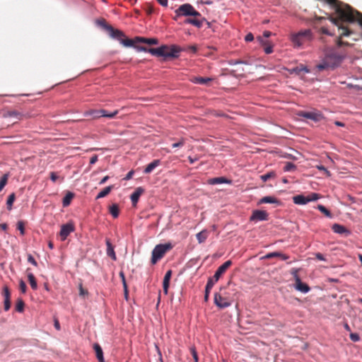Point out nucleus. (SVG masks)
Segmentation results:
<instances>
[{"label": "nucleus", "mask_w": 362, "mask_h": 362, "mask_svg": "<svg viewBox=\"0 0 362 362\" xmlns=\"http://www.w3.org/2000/svg\"><path fill=\"white\" fill-rule=\"evenodd\" d=\"M9 176H10L9 173H5L0 178V192L4 189V187L7 184Z\"/></svg>", "instance_id": "e433bc0d"}, {"label": "nucleus", "mask_w": 362, "mask_h": 362, "mask_svg": "<svg viewBox=\"0 0 362 362\" xmlns=\"http://www.w3.org/2000/svg\"><path fill=\"white\" fill-rule=\"evenodd\" d=\"M105 243H106V246H107L106 252H107V256L110 257L112 259L116 260V259H117L116 254L115 252L114 247H113L112 243H110V240L107 239L105 241Z\"/></svg>", "instance_id": "aec40b11"}, {"label": "nucleus", "mask_w": 362, "mask_h": 362, "mask_svg": "<svg viewBox=\"0 0 362 362\" xmlns=\"http://www.w3.org/2000/svg\"><path fill=\"white\" fill-rule=\"evenodd\" d=\"M101 110H92L87 111L84 113L85 116H91L93 118H100L102 117Z\"/></svg>", "instance_id": "c756f323"}, {"label": "nucleus", "mask_w": 362, "mask_h": 362, "mask_svg": "<svg viewBox=\"0 0 362 362\" xmlns=\"http://www.w3.org/2000/svg\"><path fill=\"white\" fill-rule=\"evenodd\" d=\"M254 40V36L252 33H247L245 37V40L246 42H252Z\"/></svg>", "instance_id": "052dcab7"}, {"label": "nucleus", "mask_w": 362, "mask_h": 362, "mask_svg": "<svg viewBox=\"0 0 362 362\" xmlns=\"http://www.w3.org/2000/svg\"><path fill=\"white\" fill-rule=\"evenodd\" d=\"M264 51L267 54L272 53L273 52V46L269 45L265 47Z\"/></svg>", "instance_id": "e2e57ef3"}, {"label": "nucleus", "mask_w": 362, "mask_h": 362, "mask_svg": "<svg viewBox=\"0 0 362 362\" xmlns=\"http://www.w3.org/2000/svg\"><path fill=\"white\" fill-rule=\"evenodd\" d=\"M95 23H96L98 26H100V27L103 28L104 30H105L107 32H108V31H109V28H111V27H112V25H108V24L106 23L105 20V19H103V18L97 19V20L95 21Z\"/></svg>", "instance_id": "473e14b6"}, {"label": "nucleus", "mask_w": 362, "mask_h": 362, "mask_svg": "<svg viewBox=\"0 0 362 362\" xmlns=\"http://www.w3.org/2000/svg\"><path fill=\"white\" fill-rule=\"evenodd\" d=\"M298 272H299V269H296V268H293L291 271V274L293 276L296 282H297V279H300L298 274Z\"/></svg>", "instance_id": "603ef678"}, {"label": "nucleus", "mask_w": 362, "mask_h": 362, "mask_svg": "<svg viewBox=\"0 0 362 362\" xmlns=\"http://www.w3.org/2000/svg\"><path fill=\"white\" fill-rule=\"evenodd\" d=\"M88 292L86 290L83 289L82 284H80L79 285V295L85 296V295H88Z\"/></svg>", "instance_id": "0e129e2a"}, {"label": "nucleus", "mask_w": 362, "mask_h": 362, "mask_svg": "<svg viewBox=\"0 0 362 362\" xmlns=\"http://www.w3.org/2000/svg\"><path fill=\"white\" fill-rule=\"evenodd\" d=\"M19 287L20 290L23 293H25L27 291V286L25 281L23 279H21L19 281Z\"/></svg>", "instance_id": "3c124183"}, {"label": "nucleus", "mask_w": 362, "mask_h": 362, "mask_svg": "<svg viewBox=\"0 0 362 362\" xmlns=\"http://www.w3.org/2000/svg\"><path fill=\"white\" fill-rule=\"evenodd\" d=\"M209 232L207 230L204 229L196 235L197 240L199 244L203 243L207 239Z\"/></svg>", "instance_id": "bb28decb"}, {"label": "nucleus", "mask_w": 362, "mask_h": 362, "mask_svg": "<svg viewBox=\"0 0 362 362\" xmlns=\"http://www.w3.org/2000/svg\"><path fill=\"white\" fill-rule=\"evenodd\" d=\"M190 351L192 355L194 362H198V354L194 346L190 347Z\"/></svg>", "instance_id": "8fccbe9b"}, {"label": "nucleus", "mask_w": 362, "mask_h": 362, "mask_svg": "<svg viewBox=\"0 0 362 362\" xmlns=\"http://www.w3.org/2000/svg\"><path fill=\"white\" fill-rule=\"evenodd\" d=\"M317 209L320 211L322 212V214H324L325 215V216L328 217V218H332V214L331 212L323 205H321V204H319L317 205Z\"/></svg>", "instance_id": "a19ab883"}, {"label": "nucleus", "mask_w": 362, "mask_h": 362, "mask_svg": "<svg viewBox=\"0 0 362 362\" xmlns=\"http://www.w3.org/2000/svg\"><path fill=\"white\" fill-rule=\"evenodd\" d=\"M321 32L323 34H325V35H329V36H332L334 34L330 33L328 29L325 27H322L321 28Z\"/></svg>", "instance_id": "338daca9"}, {"label": "nucleus", "mask_w": 362, "mask_h": 362, "mask_svg": "<svg viewBox=\"0 0 362 362\" xmlns=\"http://www.w3.org/2000/svg\"><path fill=\"white\" fill-rule=\"evenodd\" d=\"M16 199V194L14 192L8 195L6 201V207L8 211L12 209L13 204Z\"/></svg>", "instance_id": "2f4dec72"}, {"label": "nucleus", "mask_w": 362, "mask_h": 362, "mask_svg": "<svg viewBox=\"0 0 362 362\" xmlns=\"http://www.w3.org/2000/svg\"><path fill=\"white\" fill-rule=\"evenodd\" d=\"M329 21L335 25H337L339 30H341V33H340V37H347L350 35L349 30L347 29V28L344 27L340 25L339 21L337 18L330 17Z\"/></svg>", "instance_id": "4468645a"}, {"label": "nucleus", "mask_w": 362, "mask_h": 362, "mask_svg": "<svg viewBox=\"0 0 362 362\" xmlns=\"http://www.w3.org/2000/svg\"><path fill=\"white\" fill-rule=\"evenodd\" d=\"M28 262L33 264V266L37 267V262H36L33 256L30 254L28 255Z\"/></svg>", "instance_id": "5fc2aeb1"}, {"label": "nucleus", "mask_w": 362, "mask_h": 362, "mask_svg": "<svg viewBox=\"0 0 362 362\" xmlns=\"http://www.w3.org/2000/svg\"><path fill=\"white\" fill-rule=\"evenodd\" d=\"M28 281H29V283L30 284V286L32 288V289L33 290H37V281L35 280V276L33 273H28Z\"/></svg>", "instance_id": "7c9ffc66"}, {"label": "nucleus", "mask_w": 362, "mask_h": 362, "mask_svg": "<svg viewBox=\"0 0 362 362\" xmlns=\"http://www.w3.org/2000/svg\"><path fill=\"white\" fill-rule=\"evenodd\" d=\"M134 49L137 52H148V48L143 46H134Z\"/></svg>", "instance_id": "bf43d9fd"}, {"label": "nucleus", "mask_w": 362, "mask_h": 362, "mask_svg": "<svg viewBox=\"0 0 362 362\" xmlns=\"http://www.w3.org/2000/svg\"><path fill=\"white\" fill-rule=\"evenodd\" d=\"M332 230H333L334 233L342 235L344 237H348L351 234V232L349 229H347L343 225L339 223H334L332 226Z\"/></svg>", "instance_id": "9d476101"}, {"label": "nucleus", "mask_w": 362, "mask_h": 362, "mask_svg": "<svg viewBox=\"0 0 362 362\" xmlns=\"http://www.w3.org/2000/svg\"><path fill=\"white\" fill-rule=\"evenodd\" d=\"M286 70L290 74H296L298 76L300 75L301 73H304V74L310 73V69L308 68L307 66H305L303 64H300L299 66L291 68V69H286Z\"/></svg>", "instance_id": "f8f14e48"}, {"label": "nucleus", "mask_w": 362, "mask_h": 362, "mask_svg": "<svg viewBox=\"0 0 362 362\" xmlns=\"http://www.w3.org/2000/svg\"><path fill=\"white\" fill-rule=\"evenodd\" d=\"M119 274V276H120V278L122 279L123 287L126 288V285H127V282H126V280H125V276H124V272L122 271H121Z\"/></svg>", "instance_id": "680f3d73"}, {"label": "nucleus", "mask_w": 362, "mask_h": 362, "mask_svg": "<svg viewBox=\"0 0 362 362\" xmlns=\"http://www.w3.org/2000/svg\"><path fill=\"white\" fill-rule=\"evenodd\" d=\"M310 202L316 201L319 199V194L317 193H312L310 195L307 196Z\"/></svg>", "instance_id": "4d7b16f0"}, {"label": "nucleus", "mask_w": 362, "mask_h": 362, "mask_svg": "<svg viewBox=\"0 0 362 362\" xmlns=\"http://www.w3.org/2000/svg\"><path fill=\"white\" fill-rule=\"evenodd\" d=\"M144 189L141 187H137L136 190L131 194V201L135 205L139 199L140 195L143 193Z\"/></svg>", "instance_id": "a878e982"}, {"label": "nucleus", "mask_w": 362, "mask_h": 362, "mask_svg": "<svg viewBox=\"0 0 362 362\" xmlns=\"http://www.w3.org/2000/svg\"><path fill=\"white\" fill-rule=\"evenodd\" d=\"M268 214L265 211L262 210H255L250 218V221H262L268 219Z\"/></svg>", "instance_id": "1a4fd4ad"}, {"label": "nucleus", "mask_w": 362, "mask_h": 362, "mask_svg": "<svg viewBox=\"0 0 362 362\" xmlns=\"http://www.w3.org/2000/svg\"><path fill=\"white\" fill-rule=\"evenodd\" d=\"M214 303L221 309L226 308L231 305V303L226 298L221 296L218 293L214 294Z\"/></svg>", "instance_id": "0eeeda50"}, {"label": "nucleus", "mask_w": 362, "mask_h": 362, "mask_svg": "<svg viewBox=\"0 0 362 362\" xmlns=\"http://www.w3.org/2000/svg\"><path fill=\"white\" fill-rule=\"evenodd\" d=\"M24 301L21 298H18L16 304V310L18 313H23L24 310Z\"/></svg>", "instance_id": "58836bf2"}, {"label": "nucleus", "mask_w": 362, "mask_h": 362, "mask_svg": "<svg viewBox=\"0 0 362 362\" xmlns=\"http://www.w3.org/2000/svg\"><path fill=\"white\" fill-rule=\"evenodd\" d=\"M134 170H130L127 175L126 176L124 177L123 180H130L132 177V175H134Z\"/></svg>", "instance_id": "774afa93"}, {"label": "nucleus", "mask_w": 362, "mask_h": 362, "mask_svg": "<svg viewBox=\"0 0 362 362\" xmlns=\"http://www.w3.org/2000/svg\"><path fill=\"white\" fill-rule=\"evenodd\" d=\"M4 117H5V118L11 117V118L16 119L17 120H20L22 119L23 115L16 110H10V111H7L6 112H5L4 114Z\"/></svg>", "instance_id": "5701e85b"}, {"label": "nucleus", "mask_w": 362, "mask_h": 362, "mask_svg": "<svg viewBox=\"0 0 362 362\" xmlns=\"http://www.w3.org/2000/svg\"><path fill=\"white\" fill-rule=\"evenodd\" d=\"M134 41V43L137 42H141V43H146L148 45H157L158 44V40L157 38L152 37V38H146L144 37H136L134 39H132Z\"/></svg>", "instance_id": "ddd939ff"}, {"label": "nucleus", "mask_w": 362, "mask_h": 362, "mask_svg": "<svg viewBox=\"0 0 362 362\" xmlns=\"http://www.w3.org/2000/svg\"><path fill=\"white\" fill-rule=\"evenodd\" d=\"M295 288L303 293H307L310 291V286L308 284L303 283L300 279H297V282H296L295 284Z\"/></svg>", "instance_id": "f3484780"}, {"label": "nucleus", "mask_w": 362, "mask_h": 362, "mask_svg": "<svg viewBox=\"0 0 362 362\" xmlns=\"http://www.w3.org/2000/svg\"><path fill=\"white\" fill-rule=\"evenodd\" d=\"M101 115L102 117H108V118H113L115 115L118 114V110H115L113 112H107L105 110L101 109Z\"/></svg>", "instance_id": "f704fd0d"}, {"label": "nucleus", "mask_w": 362, "mask_h": 362, "mask_svg": "<svg viewBox=\"0 0 362 362\" xmlns=\"http://www.w3.org/2000/svg\"><path fill=\"white\" fill-rule=\"evenodd\" d=\"M344 58V55L338 52L334 51L329 52L321 59V62L316 66V69L318 71L334 70L340 66Z\"/></svg>", "instance_id": "f257e3e1"}, {"label": "nucleus", "mask_w": 362, "mask_h": 362, "mask_svg": "<svg viewBox=\"0 0 362 362\" xmlns=\"http://www.w3.org/2000/svg\"><path fill=\"white\" fill-rule=\"evenodd\" d=\"M160 164V160L159 159H156L153 160L151 163L148 164L146 168L144 170L145 174H148L151 173L156 167H158Z\"/></svg>", "instance_id": "4be33fe9"}, {"label": "nucleus", "mask_w": 362, "mask_h": 362, "mask_svg": "<svg viewBox=\"0 0 362 362\" xmlns=\"http://www.w3.org/2000/svg\"><path fill=\"white\" fill-rule=\"evenodd\" d=\"M315 256L316 259H318V260H320V261H323V262H325V261H326V259H325V257H324V255H323L322 254L320 253V252L316 253V254L315 255Z\"/></svg>", "instance_id": "69168bd1"}, {"label": "nucleus", "mask_w": 362, "mask_h": 362, "mask_svg": "<svg viewBox=\"0 0 362 362\" xmlns=\"http://www.w3.org/2000/svg\"><path fill=\"white\" fill-rule=\"evenodd\" d=\"M4 310L8 311L11 308L10 299H4Z\"/></svg>", "instance_id": "13d9d810"}, {"label": "nucleus", "mask_w": 362, "mask_h": 362, "mask_svg": "<svg viewBox=\"0 0 362 362\" xmlns=\"http://www.w3.org/2000/svg\"><path fill=\"white\" fill-rule=\"evenodd\" d=\"M293 203L298 205H305L310 202L307 196L298 194L293 197Z\"/></svg>", "instance_id": "6ab92c4d"}, {"label": "nucleus", "mask_w": 362, "mask_h": 362, "mask_svg": "<svg viewBox=\"0 0 362 362\" xmlns=\"http://www.w3.org/2000/svg\"><path fill=\"white\" fill-rule=\"evenodd\" d=\"M204 18L198 19V18H187L185 20V23L191 24L197 28H201L203 25V22Z\"/></svg>", "instance_id": "393cba45"}, {"label": "nucleus", "mask_w": 362, "mask_h": 362, "mask_svg": "<svg viewBox=\"0 0 362 362\" xmlns=\"http://www.w3.org/2000/svg\"><path fill=\"white\" fill-rule=\"evenodd\" d=\"M296 168V167L295 164H293L291 162H287L286 163L285 166L284 167V172H289V171H291L293 170H295Z\"/></svg>", "instance_id": "a18cd8bd"}, {"label": "nucleus", "mask_w": 362, "mask_h": 362, "mask_svg": "<svg viewBox=\"0 0 362 362\" xmlns=\"http://www.w3.org/2000/svg\"><path fill=\"white\" fill-rule=\"evenodd\" d=\"M213 288L211 282H207L205 286L204 300L207 301L209 297V293Z\"/></svg>", "instance_id": "79ce46f5"}, {"label": "nucleus", "mask_w": 362, "mask_h": 362, "mask_svg": "<svg viewBox=\"0 0 362 362\" xmlns=\"http://www.w3.org/2000/svg\"><path fill=\"white\" fill-rule=\"evenodd\" d=\"M17 228L20 231V233L22 235H23L25 234L24 223L22 221H18Z\"/></svg>", "instance_id": "de8ad7c7"}, {"label": "nucleus", "mask_w": 362, "mask_h": 362, "mask_svg": "<svg viewBox=\"0 0 362 362\" xmlns=\"http://www.w3.org/2000/svg\"><path fill=\"white\" fill-rule=\"evenodd\" d=\"M172 248L173 245L170 243L157 245L152 251L151 263L155 264Z\"/></svg>", "instance_id": "20e7f679"}, {"label": "nucleus", "mask_w": 362, "mask_h": 362, "mask_svg": "<svg viewBox=\"0 0 362 362\" xmlns=\"http://www.w3.org/2000/svg\"><path fill=\"white\" fill-rule=\"evenodd\" d=\"M107 33L110 37L118 40L124 47L134 46V41L132 39L124 38L125 35L122 30L115 29L112 26L111 28H109V31Z\"/></svg>", "instance_id": "39448f33"}, {"label": "nucleus", "mask_w": 362, "mask_h": 362, "mask_svg": "<svg viewBox=\"0 0 362 362\" xmlns=\"http://www.w3.org/2000/svg\"><path fill=\"white\" fill-rule=\"evenodd\" d=\"M185 139L181 138L179 139V141L173 144L172 147L173 148L182 147L185 145Z\"/></svg>", "instance_id": "09e8293b"}, {"label": "nucleus", "mask_w": 362, "mask_h": 362, "mask_svg": "<svg viewBox=\"0 0 362 362\" xmlns=\"http://www.w3.org/2000/svg\"><path fill=\"white\" fill-rule=\"evenodd\" d=\"M74 226L72 223H68L61 226L59 235L62 240H65L71 233L74 231Z\"/></svg>", "instance_id": "6e6552de"}, {"label": "nucleus", "mask_w": 362, "mask_h": 362, "mask_svg": "<svg viewBox=\"0 0 362 362\" xmlns=\"http://www.w3.org/2000/svg\"><path fill=\"white\" fill-rule=\"evenodd\" d=\"M3 295H4V299H10V291L7 286L4 287Z\"/></svg>", "instance_id": "6e6d98bb"}, {"label": "nucleus", "mask_w": 362, "mask_h": 362, "mask_svg": "<svg viewBox=\"0 0 362 362\" xmlns=\"http://www.w3.org/2000/svg\"><path fill=\"white\" fill-rule=\"evenodd\" d=\"M93 349L95 351L96 357L99 362H105L103 356V351L101 346L95 343L93 344Z\"/></svg>", "instance_id": "412c9836"}, {"label": "nucleus", "mask_w": 362, "mask_h": 362, "mask_svg": "<svg viewBox=\"0 0 362 362\" xmlns=\"http://www.w3.org/2000/svg\"><path fill=\"white\" fill-rule=\"evenodd\" d=\"M228 64L230 66H235L238 64H248V63L246 61L240 59H231L228 62Z\"/></svg>", "instance_id": "49530a36"}, {"label": "nucleus", "mask_w": 362, "mask_h": 362, "mask_svg": "<svg viewBox=\"0 0 362 362\" xmlns=\"http://www.w3.org/2000/svg\"><path fill=\"white\" fill-rule=\"evenodd\" d=\"M113 189V186L112 185H109L106 187H105L103 190H101L96 196L95 199H101V198H103L105 197V196H107L108 194H110V192H111V190Z\"/></svg>", "instance_id": "cd10ccee"}, {"label": "nucleus", "mask_w": 362, "mask_h": 362, "mask_svg": "<svg viewBox=\"0 0 362 362\" xmlns=\"http://www.w3.org/2000/svg\"><path fill=\"white\" fill-rule=\"evenodd\" d=\"M182 49L175 45L170 46L161 45L157 48H148V53L151 55L167 58H177L180 56Z\"/></svg>", "instance_id": "f03ea898"}, {"label": "nucleus", "mask_w": 362, "mask_h": 362, "mask_svg": "<svg viewBox=\"0 0 362 362\" xmlns=\"http://www.w3.org/2000/svg\"><path fill=\"white\" fill-rule=\"evenodd\" d=\"M171 275H172V271L168 270L165 273L164 278H163V292L165 295L168 294V288H169V284H170V279Z\"/></svg>", "instance_id": "a211bd4d"}, {"label": "nucleus", "mask_w": 362, "mask_h": 362, "mask_svg": "<svg viewBox=\"0 0 362 362\" xmlns=\"http://www.w3.org/2000/svg\"><path fill=\"white\" fill-rule=\"evenodd\" d=\"M275 176V173L274 172H269L266 174H264V175H262L260 176V179L263 181V182H266L269 179L272 178V177H274Z\"/></svg>", "instance_id": "37998d69"}, {"label": "nucleus", "mask_w": 362, "mask_h": 362, "mask_svg": "<svg viewBox=\"0 0 362 362\" xmlns=\"http://www.w3.org/2000/svg\"><path fill=\"white\" fill-rule=\"evenodd\" d=\"M110 213L113 218H117L119 216V207L117 204H113L110 206Z\"/></svg>", "instance_id": "c9c22d12"}, {"label": "nucleus", "mask_w": 362, "mask_h": 362, "mask_svg": "<svg viewBox=\"0 0 362 362\" xmlns=\"http://www.w3.org/2000/svg\"><path fill=\"white\" fill-rule=\"evenodd\" d=\"M207 182L209 185H214L220 184H231L232 181L224 177H218L209 179Z\"/></svg>", "instance_id": "2eb2a0df"}, {"label": "nucleus", "mask_w": 362, "mask_h": 362, "mask_svg": "<svg viewBox=\"0 0 362 362\" xmlns=\"http://www.w3.org/2000/svg\"><path fill=\"white\" fill-rule=\"evenodd\" d=\"M9 176H10L9 173H5L0 178V192L4 189V187L7 184Z\"/></svg>", "instance_id": "4c0bfd02"}, {"label": "nucleus", "mask_w": 362, "mask_h": 362, "mask_svg": "<svg viewBox=\"0 0 362 362\" xmlns=\"http://www.w3.org/2000/svg\"><path fill=\"white\" fill-rule=\"evenodd\" d=\"M280 202L275 198L274 197L272 196H267L262 197L259 201L258 202L259 204H279Z\"/></svg>", "instance_id": "b1692460"}, {"label": "nucleus", "mask_w": 362, "mask_h": 362, "mask_svg": "<svg viewBox=\"0 0 362 362\" xmlns=\"http://www.w3.org/2000/svg\"><path fill=\"white\" fill-rule=\"evenodd\" d=\"M350 339L352 341L354 342H357L358 341H360V336L358 333H351L350 335Z\"/></svg>", "instance_id": "864d4df0"}, {"label": "nucleus", "mask_w": 362, "mask_h": 362, "mask_svg": "<svg viewBox=\"0 0 362 362\" xmlns=\"http://www.w3.org/2000/svg\"><path fill=\"white\" fill-rule=\"evenodd\" d=\"M290 39L295 48H302L312 40L313 33L310 29L303 30L291 34Z\"/></svg>", "instance_id": "7ed1b4c3"}, {"label": "nucleus", "mask_w": 362, "mask_h": 362, "mask_svg": "<svg viewBox=\"0 0 362 362\" xmlns=\"http://www.w3.org/2000/svg\"><path fill=\"white\" fill-rule=\"evenodd\" d=\"M299 116L315 122H319L323 118V115L321 113L315 112H302L299 114Z\"/></svg>", "instance_id": "9b49d317"}, {"label": "nucleus", "mask_w": 362, "mask_h": 362, "mask_svg": "<svg viewBox=\"0 0 362 362\" xmlns=\"http://www.w3.org/2000/svg\"><path fill=\"white\" fill-rule=\"evenodd\" d=\"M232 264V262L230 260H228L225 262L223 264H221L215 272V277L220 278L221 276L226 271V269Z\"/></svg>", "instance_id": "dca6fc26"}, {"label": "nucleus", "mask_w": 362, "mask_h": 362, "mask_svg": "<svg viewBox=\"0 0 362 362\" xmlns=\"http://www.w3.org/2000/svg\"><path fill=\"white\" fill-rule=\"evenodd\" d=\"M74 197V194L72 192H69L64 197L62 204L64 206H67L70 204L71 200Z\"/></svg>", "instance_id": "ea45409f"}, {"label": "nucleus", "mask_w": 362, "mask_h": 362, "mask_svg": "<svg viewBox=\"0 0 362 362\" xmlns=\"http://www.w3.org/2000/svg\"><path fill=\"white\" fill-rule=\"evenodd\" d=\"M212 78H204V77H195L192 79V82L194 83L197 84H205L209 81H211Z\"/></svg>", "instance_id": "72a5a7b5"}, {"label": "nucleus", "mask_w": 362, "mask_h": 362, "mask_svg": "<svg viewBox=\"0 0 362 362\" xmlns=\"http://www.w3.org/2000/svg\"><path fill=\"white\" fill-rule=\"evenodd\" d=\"M274 256H279V257H280L282 260H287L288 259V255L281 253V252H278L268 253L267 255H265L264 257L265 258H272V257H274Z\"/></svg>", "instance_id": "c85d7f7f"}, {"label": "nucleus", "mask_w": 362, "mask_h": 362, "mask_svg": "<svg viewBox=\"0 0 362 362\" xmlns=\"http://www.w3.org/2000/svg\"><path fill=\"white\" fill-rule=\"evenodd\" d=\"M316 168L320 171H322L326 177H329L331 176V173L322 165H317Z\"/></svg>", "instance_id": "c03bdc74"}, {"label": "nucleus", "mask_w": 362, "mask_h": 362, "mask_svg": "<svg viewBox=\"0 0 362 362\" xmlns=\"http://www.w3.org/2000/svg\"><path fill=\"white\" fill-rule=\"evenodd\" d=\"M175 18L180 16H194V17H201V14L197 11L194 8L189 4H185L181 5L177 9L175 10Z\"/></svg>", "instance_id": "423d86ee"}]
</instances>
